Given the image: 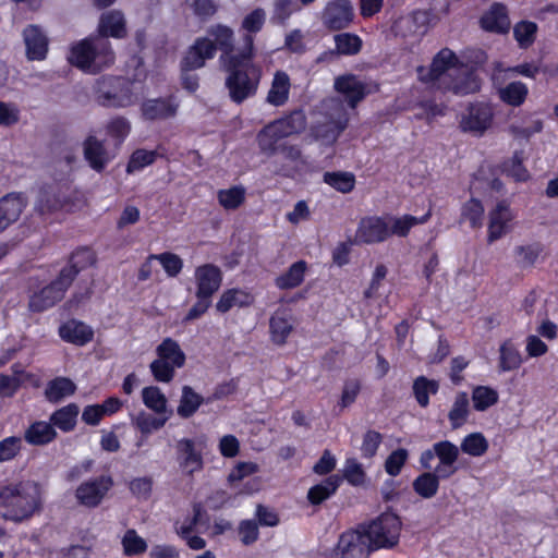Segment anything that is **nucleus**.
<instances>
[{"label": "nucleus", "instance_id": "obj_48", "mask_svg": "<svg viewBox=\"0 0 558 558\" xmlns=\"http://www.w3.org/2000/svg\"><path fill=\"white\" fill-rule=\"evenodd\" d=\"M333 41L337 53L341 56H355L363 47L362 38L354 33H339Z\"/></svg>", "mask_w": 558, "mask_h": 558}, {"label": "nucleus", "instance_id": "obj_55", "mask_svg": "<svg viewBox=\"0 0 558 558\" xmlns=\"http://www.w3.org/2000/svg\"><path fill=\"white\" fill-rule=\"evenodd\" d=\"M121 544L123 547V554L126 557L140 556L148 548L147 542L140 536L134 529L126 530Z\"/></svg>", "mask_w": 558, "mask_h": 558}, {"label": "nucleus", "instance_id": "obj_4", "mask_svg": "<svg viewBox=\"0 0 558 558\" xmlns=\"http://www.w3.org/2000/svg\"><path fill=\"white\" fill-rule=\"evenodd\" d=\"M39 507L38 492L28 483L21 482L0 489V512L7 520L28 519Z\"/></svg>", "mask_w": 558, "mask_h": 558}, {"label": "nucleus", "instance_id": "obj_45", "mask_svg": "<svg viewBox=\"0 0 558 558\" xmlns=\"http://www.w3.org/2000/svg\"><path fill=\"white\" fill-rule=\"evenodd\" d=\"M439 486L436 474H433L430 471L418 474L412 482L414 493L424 499H430L436 496Z\"/></svg>", "mask_w": 558, "mask_h": 558}, {"label": "nucleus", "instance_id": "obj_2", "mask_svg": "<svg viewBox=\"0 0 558 558\" xmlns=\"http://www.w3.org/2000/svg\"><path fill=\"white\" fill-rule=\"evenodd\" d=\"M462 68L457 54L442 48L433 57L429 68H417V75L421 82L433 84L442 93L465 96L478 92L481 85L475 74Z\"/></svg>", "mask_w": 558, "mask_h": 558}, {"label": "nucleus", "instance_id": "obj_33", "mask_svg": "<svg viewBox=\"0 0 558 558\" xmlns=\"http://www.w3.org/2000/svg\"><path fill=\"white\" fill-rule=\"evenodd\" d=\"M75 383L65 376H57L46 385L44 395L48 402L59 403L64 398L73 396L76 392Z\"/></svg>", "mask_w": 558, "mask_h": 558}, {"label": "nucleus", "instance_id": "obj_26", "mask_svg": "<svg viewBox=\"0 0 558 558\" xmlns=\"http://www.w3.org/2000/svg\"><path fill=\"white\" fill-rule=\"evenodd\" d=\"M284 138L287 137L272 121L267 123L256 135L259 153L267 158L274 157L279 154Z\"/></svg>", "mask_w": 558, "mask_h": 558}, {"label": "nucleus", "instance_id": "obj_62", "mask_svg": "<svg viewBox=\"0 0 558 558\" xmlns=\"http://www.w3.org/2000/svg\"><path fill=\"white\" fill-rule=\"evenodd\" d=\"M542 252L543 246L539 243L519 245L514 248V254L520 257L518 263L522 267L533 266Z\"/></svg>", "mask_w": 558, "mask_h": 558}, {"label": "nucleus", "instance_id": "obj_36", "mask_svg": "<svg viewBox=\"0 0 558 558\" xmlns=\"http://www.w3.org/2000/svg\"><path fill=\"white\" fill-rule=\"evenodd\" d=\"M78 413V405L76 403H69L57 409L50 415V423L53 427H58L64 433L72 432L76 426Z\"/></svg>", "mask_w": 558, "mask_h": 558}, {"label": "nucleus", "instance_id": "obj_25", "mask_svg": "<svg viewBox=\"0 0 558 558\" xmlns=\"http://www.w3.org/2000/svg\"><path fill=\"white\" fill-rule=\"evenodd\" d=\"M26 207L22 193H9L0 198V233L14 223Z\"/></svg>", "mask_w": 558, "mask_h": 558}, {"label": "nucleus", "instance_id": "obj_58", "mask_svg": "<svg viewBox=\"0 0 558 558\" xmlns=\"http://www.w3.org/2000/svg\"><path fill=\"white\" fill-rule=\"evenodd\" d=\"M342 481L345 480L351 486L359 487L362 486L366 481V472L364 471L361 463H359L355 459L350 458L347 459Z\"/></svg>", "mask_w": 558, "mask_h": 558}, {"label": "nucleus", "instance_id": "obj_32", "mask_svg": "<svg viewBox=\"0 0 558 558\" xmlns=\"http://www.w3.org/2000/svg\"><path fill=\"white\" fill-rule=\"evenodd\" d=\"M254 302V296L248 291L240 288L227 289L220 295L216 303V310L219 313H228L232 307H247Z\"/></svg>", "mask_w": 558, "mask_h": 558}, {"label": "nucleus", "instance_id": "obj_54", "mask_svg": "<svg viewBox=\"0 0 558 558\" xmlns=\"http://www.w3.org/2000/svg\"><path fill=\"white\" fill-rule=\"evenodd\" d=\"M269 329L272 342L282 345L292 331V325L287 317L276 313L270 317Z\"/></svg>", "mask_w": 558, "mask_h": 558}, {"label": "nucleus", "instance_id": "obj_27", "mask_svg": "<svg viewBox=\"0 0 558 558\" xmlns=\"http://www.w3.org/2000/svg\"><path fill=\"white\" fill-rule=\"evenodd\" d=\"M83 154L88 166L96 172H102L110 161L108 150L102 141L88 135L83 142Z\"/></svg>", "mask_w": 558, "mask_h": 558}, {"label": "nucleus", "instance_id": "obj_42", "mask_svg": "<svg viewBox=\"0 0 558 558\" xmlns=\"http://www.w3.org/2000/svg\"><path fill=\"white\" fill-rule=\"evenodd\" d=\"M286 137L300 134L306 128V117L302 110H294L272 121Z\"/></svg>", "mask_w": 558, "mask_h": 558}, {"label": "nucleus", "instance_id": "obj_16", "mask_svg": "<svg viewBox=\"0 0 558 558\" xmlns=\"http://www.w3.org/2000/svg\"><path fill=\"white\" fill-rule=\"evenodd\" d=\"M180 104L174 95L145 99L140 107L143 120L166 121L177 116Z\"/></svg>", "mask_w": 558, "mask_h": 558}, {"label": "nucleus", "instance_id": "obj_12", "mask_svg": "<svg viewBox=\"0 0 558 558\" xmlns=\"http://www.w3.org/2000/svg\"><path fill=\"white\" fill-rule=\"evenodd\" d=\"M113 486L111 475H99L81 483L76 490L77 501L88 508L98 507Z\"/></svg>", "mask_w": 558, "mask_h": 558}, {"label": "nucleus", "instance_id": "obj_61", "mask_svg": "<svg viewBox=\"0 0 558 558\" xmlns=\"http://www.w3.org/2000/svg\"><path fill=\"white\" fill-rule=\"evenodd\" d=\"M409 459V451L404 448L393 450L385 461V471L390 476H398Z\"/></svg>", "mask_w": 558, "mask_h": 558}, {"label": "nucleus", "instance_id": "obj_59", "mask_svg": "<svg viewBox=\"0 0 558 558\" xmlns=\"http://www.w3.org/2000/svg\"><path fill=\"white\" fill-rule=\"evenodd\" d=\"M106 130L111 138L122 144L131 132V123L126 118L119 116L108 122Z\"/></svg>", "mask_w": 558, "mask_h": 558}, {"label": "nucleus", "instance_id": "obj_28", "mask_svg": "<svg viewBox=\"0 0 558 558\" xmlns=\"http://www.w3.org/2000/svg\"><path fill=\"white\" fill-rule=\"evenodd\" d=\"M59 336L64 342L84 347L93 340L94 330L81 320L70 319L59 327Z\"/></svg>", "mask_w": 558, "mask_h": 558}, {"label": "nucleus", "instance_id": "obj_23", "mask_svg": "<svg viewBox=\"0 0 558 558\" xmlns=\"http://www.w3.org/2000/svg\"><path fill=\"white\" fill-rule=\"evenodd\" d=\"M480 26L488 33L505 35L510 31L508 9L504 3L495 2L480 19Z\"/></svg>", "mask_w": 558, "mask_h": 558}, {"label": "nucleus", "instance_id": "obj_29", "mask_svg": "<svg viewBox=\"0 0 558 558\" xmlns=\"http://www.w3.org/2000/svg\"><path fill=\"white\" fill-rule=\"evenodd\" d=\"M96 263V256L92 248L87 246L78 247L72 252L69 257L68 264L60 270L69 278H65L68 283H73L78 274Z\"/></svg>", "mask_w": 558, "mask_h": 558}, {"label": "nucleus", "instance_id": "obj_56", "mask_svg": "<svg viewBox=\"0 0 558 558\" xmlns=\"http://www.w3.org/2000/svg\"><path fill=\"white\" fill-rule=\"evenodd\" d=\"M144 404L156 413H163L167 409V399L156 386L145 387L142 390Z\"/></svg>", "mask_w": 558, "mask_h": 558}, {"label": "nucleus", "instance_id": "obj_60", "mask_svg": "<svg viewBox=\"0 0 558 558\" xmlns=\"http://www.w3.org/2000/svg\"><path fill=\"white\" fill-rule=\"evenodd\" d=\"M383 442V435L374 429H368L363 435L362 445L360 447L361 456L364 459H372Z\"/></svg>", "mask_w": 558, "mask_h": 558}, {"label": "nucleus", "instance_id": "obj_51", "mask_svg": "<svg viewBox=\"0 0 558 558\" xmlns=\"http://www.w3.org/2000/svg\"><path fill=\"white\" fill-rule=\"evenodd\" d=\"M324 182L336 191L347 194L355 187V175L352 172L345 171L325 172Z\"/></svg>", "mask_w": 558, "mask_h": 558}, {"label": "nucleus", "instance_id": "obj_22", "mask_svg": "<svg viewBox=\"0 0 558 558\" xmlns=\"http://www.w3.org/2000/svg\"><path fill=\"white\" fill-rule=\"evenodd\" d=\"M207 34L211 44L215 47V53L220 50L219 62L223 64L230 60L231 57H238V51L234 49V32L225 24H215L207 29Z\"/></svg>", "mask_w": 558, "mask_h": 558}, {"label": "nucleus", "instance_id": "obj_3", "mask_svg": "<svg viewBox=\"0 0 558 558\" xmlns=\"http://www.w3.org/2000/svg\"><path fill=\"white\" fill-rule=\"evenodd\" d=\"M242 40L243 45L238 50V57H231L228 62L221 64L226 72L225 87L230 100L236 105L256 95L263 76L262 65L254 61L255 38L243 35Z\"/></svg>", "mask_w": 558, "mask_h": 558}, {"label": "nucleus", "instance_id": "obj_15", "mask_svg": "<svg viewBox=\"0 0 558 558\" xmlns=\"http://www.w3.org/2000/svg\"><path fill=\"white\" fill-rule=\"evenodd\" d=\"M494 111L489 104L477 101L468 107L466 113L460 121V128L463 132L475 135H483L493 123Z\"/></svg>", "mask_w": 558, "mask_h": 558}, {"label": "nucleus", "instance_id": "obj_11", "mask_svg": "<svg viewBox=\"0 0 558 558\" xmlns=\"http://www.w3.org/2000/svg\"><path fill=\"white\" fill-rule=\"evenodd\" d=\"M68 275L59 272L57 278L28 298V310L32 313H43L53 307L63 298L71 283H68Z\"/></svg>", "mask_w": 558, "mask_h": 558}, {"label": "nucleus", "instance_id": "obj_39", "mask_svg": "<svg viewBox=\"0 0 558 558\" xmlns=\"http://www.w3.org/2000/svg\"><path fill=\"white\" fill-rule=\"evenodd\" d=\"M290 86L288 74L278 71L274 76L271 87L267 95V101L276 107L283 106L289 98Z\"/></svg>", "mask_w": 558, "mask_h": 558}, {"label": "nucleus", "instance_id": "obj_18", "mask_svg": "<svg viewBox=\"0 0 558 558\" xmlns=\"http://www.w3.org/2000/svg\"><path fill=\"white\" fill-rule=\"evenodd\" d=\"M391 236L390 225L386 218L369 216L362 218L355 233L359 243H381Z\"/></svg>", "mask_w": 558, "mask_h": 558}, {"label": "nucleus", "instance_id": "obj_9", "mask_svg": "<svg viewBox=\"0 0 558 558\" xmlns=\"http://www.w3.org/2000/svg\"><path fill=\"white\" fill-rule=\"evenodd\" d=\"M206 441L201 438H181L174 446L175 462L184 476L193 477L195 473L203 471L204 450Z\"/></svg>", "mask_w": 558, "mask_h": 558}, {"label": "nucleus", "instance_id": "obj_35", "mask_svg": "<svg viewBox=\"0 0 558 558\" xmlns=\"http://www.w3.org/2000/svg\"><path fill=\"white\" fill-rule=\"evenodd\" d=\"M202 404H204V397L196 392L193 387L184 385L181 390L177 414L181 418H190L198 411Z\"/></svg>", "mask_w": 558, "mask_h": 558}, {"label": "nucleus", "instance_id": "obj_40", "mask_svg": "<svg viewBox=\"0 0 558 558\" xmlns=\"http://www.w3.org/2000/svg\"><path fill=\"white\" fill-rule=\"evenodd\" d=\"M529 88L526 84L521 81L510 82L498 90L500 100L511 107L522 106L525 102Z\"/></svg>", "mask_w": 558, "mask_h": 558}, {"label": "nucleus", "instance_id": "obj_47", "mask_svg": "<svg viewBox=\"0 0 558 558\" xmlns=\"http://www.w3.org/2000/svg\"><path fill=\"white\" fill-rule=\"evenodd\" d=\"M159 148H161V146H158L155 150H147L144 148L135 149L128 161L126 172L133 173L135 171H140L145 167L153 165L157 158L163 157V155L159 153Z\"/></svg>", "mask_w": 558, "mask_h": 558}, {"label": "nucleus", "instance_id": "obj_52", "mask_svg": "<svg viewBox=\"0 0 558 558\" xmlns=\"http://www.w3.org/2000/svg\"><path fill=\"white\" fill-rule=\"evenodd\" d=\"M489 444L486 437L480 433L468 434L461 441L460 449L471 457H482L488 450Z\"/></svg>", "mask_w": 558, "mask_h": 558}, {"label": "nucleus", "instance_id": "obj_5", "mask_svg": "<svg viewBox=\"0 0 558 558\" xmlns=\"http://www.w3.org/2000/svg\"><path fill=\"white\" fill-rule=\"evenodd\" d=\"M83 202V195L70 183L53 181L43 184L35 202V210L40 216L51 215L61 210L74 211Z\"/></svg>", "mask_w": 558, "mask_h": 558}, {"label": "nucleus", "instance_id": "obj_46", "mask_svg": "<svg viewBox=\"0 0 558 558\" xmlns=\"http://www.w3.org/2000/svg\"><path fill=\"white\" fill-rule=\"evenodd\" d=\"M538 26L535 22L522 20L513 26V37L520 49H529L536 40Z\"/></svg>", "mask_w": 558, "mask_h": 558}, {"label": "nucleus", "instance_id": "obj_43", "mask_svg": "<svg viewBox=\"0 0 558 558\" xmlns=\"http://www.w3.org/2000/svg\"><path fill=\"white\" fill-rule=\"evenodd\" d=\"M469 407L468 393L464 391L458 392L448 413V420L453 429L460 428L466 423L470 415Z\"/></svg>", "mask_w": 558, "mask_h": 558}, {"label": "nucleus", "instance_id": "obj_57", "mask_svg": "<svg viewBox=\"0 0 558 558\" xmlns=\"http://www.w3.org/2000/svg\"><path fill=\"white\" fill-rule=\"evenodd\" d=\"M150 259L158 260L168 277H177L183 268V260L182 258L171 252H163L160 254H150Z\"/></svg>", "mask_w": 558, "mask_h": 558}, {"label": "nucleus", "instance_id": "obj_64", "mask_svg": "<svg viewBox=\"0 0 558 558\" xmlns=\"http://www.w3.org/2000/svg\"><path fill=\"white\" fill-rule=\"evenodd\" d=\"M238 533L241 543L250 546L259 538L258 523L254 520H242L238 525Z\"/></svg>", "mask_w": 558, "mask_h": 558}, {"label": "nucleus", "instance_id": "obj_17", "mask_svg": "<svg viewBox=\"0 0 558 558\" xmlns=\"http://www.w3.org/2000/svg\"><path fill=\"white\" fill-rule=\"evenodd\" d=\"M514 215L508 199L498 201L488 213L487 242L494 243L506 235L511 228Z\"/></svg>", "mask_w": 558, "mask_h": 558}, {"label": "nucleus", "instance_id": "obj_13", "mask_svg": "<svg viewBox=\"0 0 558 558\" xmlns=\"http://www.w3.org/2000/svg\"><path fill=\"white\" fill-rule=\"evenodd\" d=\"M353 19L354 10L350 0H330L320 14L323 25L332 32L349 27Z\"/></svg>", "mask_w": 558, "mask_h": 558}, {"label": "nucleus", "instance_id": "obj_6", "mask_svg": "<svg viewBox=\"0 0 558 558\" xmlns=\"http://www.w3.org/2000/svg\"><path fill=\"white\" fill-rule=\"evenodd\" d=\"M134 82L124 76L102 75L94 85L96 102L105 108H126L135 102Z\"/></svg>", "mask_w": 558, "mask_h": 558}, {"label": "nucleus", "instance_id": "obj_53", "mask_svg": "<svg viewBox=\"0 0 558 558\" xmlns=\"http://www.w3.org/2000/svg\"><path fill=\"white\" fill-rule=\"evenodd\" d=\"M484 206L478 198L471 197L461 207V219L466 220L472 229H478L483 226Z\"/></svg>", "mask_w": 558, "mask_h": 558}, {"label": "nucleus", "instance_id": "obj_50", "mask_svg": "<svg viewBox=\"0 0 558 558\" xmlns=\"http://www.w3.org/2000/svg\"><path fill=\"white\" fill-rule=\"evenodd\" d=\"M245 187L234 185L229 189L219 190L217 199L219 204L227 210H235L245 202Z\"/></svg>", "mask_w": 558, "mask_h": 558}, {"label": "nucleus", "instance_id": "obj_20", "mask_svg": "<svg viewBox=\"0 0 558 558\" xmlns=\"http://www.w3.org/2000/svg\"><path fill=\"white\" fill-rule=\"evenodd\" d=\"M196 292L195 296L213 298L222 283L221 269L211 263L197 266L194 271Z\"/></svg>", "mask_w": 558, "mask_h": 558}, {"label": "nucleus", "instance_id": "obj_10", "mask_svg": "<svg viewBox=\"0 0 558 558\" xmlns=\"http://www.w3.org/2000/svg\"><path fill=\"white\" fill-rule=\"evenodd\" d=\"M376 549L359 524L339 535L338 542L331 550L330 558H368Z\"/></svg>", "mask_w": 558, "mask_h": 558}, {"label": "nucleus", "instance_id": "obj_14", "mask_svg": "<svg viewBox=\"0 0 558 558\" xmlns=\"http://www.w3.org/2000/svg\"><path fill=\"white\" fill-rule=\"evenodd\" d=\"M215 47L207 36L197 37L185 50L180 60L181 72H192L206 65L208 60L215 58Z\"/></svg>", "mask_w": 558, "mask_h": 558}, {"label": "nucleus", "instance_id": "obj_34", "mask_svg": "<svg viewBox=\"0 0 558 558\" xmlns=\"http://www.w3.org/2000/svg\"><path fill=\"white\" fill-rule=\"evenodd\" d=\"M439 388L440 386L438 380L421 375L413 380L412 393L416 403L422 409H426L430 403V396L437 395Z\"/></svg>", "mask_w": 558, "mask_h": 558}, {"label": "nucleus", "instance_id": "obj_49", "mask_svg": "<svg viewBox=\"0 0 558 558\" xmlns=\"http://www.w3.org/2000/svg\"><path fill=\"white\" fill-rule=\"evenodd\" d=\"M429 218L430 211H427L420 218L412 215H404L399 218H389V220H392V225L390 226L391 235L395 234L405 238L413 227L425 223Z\"/></svg>", "mask_w": 558, "mask_h": 558}, {"label": "nucleus", "instance_id": "obj_1", "mask_svg": "<svg viewBox=\"0 0 558 558\" xmlns=\"http://www.w3.org/2000/svg\"><path fill=\"white\" fill-rule=\"evenodd\" d=\"M126 36L124 14L120 10L104 12L96 32L71 46L68 61L84 72L97 74L113 65L116 61L109 38L124 39Z\"/></svg>", "mask_w": 558, "mask_h": 558}, {"label": "nucleus", "instance_id": "obj_21", "mask_svg": "<svg viewBox=\"0 0 558 558\" xmlns=\"http://www.w3.org/2000/svg\"><path fill=\"white\" fill-rule=\"evenodd\" d=\"M335 89L339 93L350 108L354 109L371 93L367 84L360 81L354 74L340 75L335 80Z\"/></svg>", "mask_w": 558, "mask_h": 558}, {"label": "nucleus", "instance_id": "obj_63", "mask_svg": "<svg viewBox=\"0 0 558 558\" xmlns=\"http://www.w3.org/2000/svg\"><path fill=\"white\" fill-rule=\"evenodd\" d=\"M437 458L442 464H456L459 458V448L449 440H440L434 444Z\"/></svg>", "mask_w": 558, "mask_h": 558}, {"label": "nucleus", "instance_id": "obj_24", "mask_svg": "<svg viewBox=\"0 0 558 558\" xmlns=\"http://www.w3.org/2000/svg\"><path fill=\"white\" fill-rule=\"evenodd\" d=\"M26 57L31 61L45 60L48 53V38L37 25H28L23 31Z\"/></svg>", "mask_w": 558, "mask_h": 558}, {"label": "nucleus", "instance_id": "obj_31", "mask_svg": "<svg viewBox=\"0 0 558 558\" xmlns=\"http://www.w3.org/2000/svg\"><path fill=\"white\" fill-rule=\"evenodd\" d=\"M58 434L50 422L35 421L24 432V439L32 446H46L57 438Z\"/></svg>", "mask_w": 558, "mask_h": 558}, {"label": "nucleus", "instance_id": "obj_7", "mask_svg": "<svg viewBox=\"0 0 558 558\" xmlns=\"http://www.w3.org/2000/svg\"><path fill=\"white\" fill-rule=\"evenodd\" d=\"M155 359L149 364L151 376L157 383L169 384L175 377V369L182 368L186 363V355L179 342L167 337L156 347Z\"/></svg>", "mask_w": 558, "mask_h": 558}, {"label": "nucleus", "instance_id": "obj_38", "mask_svg": "<svg viewBox=\"0 0 558 558\" xmlns=\"http://www.w3.org/2000/svg\"><path fill=\"white\" fill-rule=\"evenodd\" d=\"M523 360L520 351L511 339L505 340L499 348L498 368L500 372H511L520 368Z\"/></svg>", "mask_w": 558, "mask_h": 558}, {"label": "nucleus", "instance_id": "obj_19", "mask_svg": "<svg viewBox=\"0 0 558 558\" xmlns=\"http://www.w3.org/2000/svg\"><path fill=\"white\" fill-rule=\"evenodd\" d=\"M348 114L342 112L336 119L330 117L324 121L315 122L310 129V134L315 141L326 146H332L348 128Z\"/></svg>", "mask_w": 558, "mask_h": 558}, {"label": "nucleus", "instance_id": "obj_44", "mask_svg": "<svg viewBox=\"0 0 558 558\" xmlns=\"http://www.w3.org/2000/svg\"><path fill=\"white\" fill-rule=\"evenodd\" d=\"M500 168L502 173L512 178L515 182H526L531 178L529 170L523 165L522 150H515L511 158L502 161Z\"/></svg>", "mask_w": 558, "mask_h": 558}, {"label": "nucleus", "instance_id": "obj_37", "mask_svg": "<svg viewBox=\"0 0 558 558\" xmlns=\"http://www.w3.org/2000/svg\"><path fill=\"white\" fill-rule=\"evenodd\" d=\"M307 264L305 260L293 263L286 272L275 279V284L280 290L294 289L304 281Z\"/></svg>", "mask_w": 558, "mask_h": 558}, {"label": "nucleus", "instance_id": "obj_8", "mask_svg": "<svg viewBox=\"0 0 558 558\" xmlns=\"http://www.w3.org/2000/svg\"><path fill=\"white\" fill-rule=\"evenodd\" d=\"M360 525L376 550L389 549L399 543L402 522L392 511H385L371 522Z\"/></svg>", "mask_w": 558, "mask_h": 558}, {"label": "nucleus", "instance_id": "obj_30", "mask_svg": "<svg viewBox=\"0 0 558 558\" xmlns=\"http://www.w3.org/2000/svg\"><path fill=\"white\" fill-rule=\"evenodd\" d=\"M342 484L340 474H331L324 478L320 483L310 487L306 498L312 506H320L323 502L331 498Z\"/></svg>", "mask_w": 558, "mask_h": 558}, {"label": "nucleus", "instance_id": "obj_41", "mask_svg": "<svg viewBox=\"0 0 558 558\" xmlns=\"http://www.w3.org/2000/svg\"><path fill=\"white\" fill-rule=\"evenodd\" d=\"M471 399L475 411L485 412L498 403L499 393L490 386L477 385L472 389Z\"/></svg>", "mask_w": 558, "mask_h": 558}]
</instances>
